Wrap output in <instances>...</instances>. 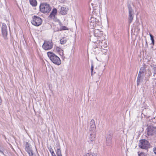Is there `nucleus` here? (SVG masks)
Here are the masks:
<instances>
[{"instance_id": "18", "label": "nucleus", "mask_w": 156, "mask_h": 156, "mask_svg": "<svg viewBox=\"0 0 156 156\" xmlns=\"http://www.w3.org/2000/svg\"><path fill=\"white\" fill-rule=\"evenodd\" d=\"M90 40L91 42L94 43H98V37L95 35L90 36Z\"/></svg>"}, {"instance_id": "21", "label": "nucleus", "mask_w": 156, "mask_h": 156, "mask_svg": "<svg viewBox=\"0 0 156 156\" xmlns=\"http://www.w3.org/2000/svg\"><path fill=\"white\" fill-rule=\"evenodd\" d=\"M107 47H106V48H103L101 49H95L94 51L95 52H97V51H101L102 52V53L103 54H105L107 53L108 51V49Z\"/></svg>"}, {"instance_id": "11", "label": "nucleus", "mask_w": 156, "mask_h": 156, "mask_svg": "<svg viewBox=\"0 0 156 156\" xmlns=\"http://www.w3.org/2000/svg\"><path fill=\"white\" fill-rule=\"evenodd\" d=\"M25 150L30 156H35L33 153V151L30 145L28 142H26L25 146Z\"/></svg>"}, {"instance_id": "5", "label": "nucleus", "mask_w": 156, "mask_h": 156, "mask_svg": "<svg viewBox=\"0 0 156 156\" xmlns=\"http://www.w3.org/2000/svg\"><path fill=\"white\" fill-rule=\"evenodd\" d=\"M128 8L129 10V15H128V21L129 23H130L133 20L134 16V10L132 9L130 5H128Z\"/></svg>"}, {"instance_id": "14", "label": "nucleus", "mask_w": 156, "mask_h": 156, "mask_svg": "<svg viewBox=\"0 0 156 156\" xmlns=\"http://www.w3.org/2000/svg\"><path fill=\"white\" fill-rule=\"evenodd\" d=\"M57 13V9L54 8L53 9L51 13L50 14L49 17L52 19L56 20V19L55 18V16Z\"/></svg>"}, {"instance_id": "41", "label": "nucleus", "mask_w": 156, "mask_h": 156, "mask_svg": "<svg viewBox=\"0 0 156 156\" xmlns=\"http://www.w3.org/2000/svg\"><path fill=\"white\" fill-rule=\"evenodd\" d=\"M136 0V1H138L139 0Z\"/></svg>"}, {"instance_id": "12", "label": "nucleus", "mask_w": 156, "mask_h": 156, "mask_svg": "<svg viewBox=\"0 0 156 156\" xmlns=\"http://www.w3.org/2000/svg\"><path fill=\"white\" fill-rule=\"evenodd\" d=\"M2 34L4 37H5L7 36L8 33L6 25L4 23L2 24Z\"/></svg>"}, {"instance_id": "15", "label": "nucleus", "mask_w": 156, "mask_h": 156, "mask_svg": "<svg viewBox=\"0 0 156 156\" xmlns=\"http://www.w3.org/2000/svg\"><path fill=\"white\" fill-rule=\"evenodd\" d=\"M144 76H145V75L142 74H138L137 80V86L139 85V83L140 82L143 81Z\"/></svg>"}, {"instance_id": "16", "label": "nucleus", "mask_w": 156, "mask_h": 156, "mask_svg": "<svg viewBox=\"0 0 156 156\" xmlns=\"http://www.w3.org/2000/svg\"><path fill=\"white\" fill-rule=\"evenodd\" d=\"M112 135L111 134L107 135L106 140V144L107 145H110L112 143Z\"/></svg>"}, {"instance_id": "27", "label": "nucleus", "mask_w": 156, "mask_h": 156, "mask_svg": "<svg viewBox=\"0 0 156 156\" xmlns=\"http://www.w3.org/2000/svg\"><path fill=\"white\" fill-rule=\"evenodd\" d=\"M68 28L65 26H62L60 27L59 30L60 31L63 30H68Z\"/></svg>"}, {"instance_id": "40", "label": "nucleus", "mask_w": 156, "mask_h": 156, "mask_svg": "<svg viewBox=\"0 0 156 156\" xmlns=\"http://www.w3.org/2000/svg\"><path fill=\"white\" fill-rule=\"evenodd\" d=\"M91 5H92V6H93V3H91Z\"/></svg>"}, {"instance_id": "37", "label": "nucleus", "mask_w": 156, "mask_h": 156, "mask_svg": "<svg viewBox=\"0 0 156 156\" xmlns=\"http://www.w3.org/2000/svg\"><path fill=\"white\" fill-rule=\"evenodd\" d=\"M146 45L147 47L148 46V44H147V41L146 40Z\"/></svg>"}, {"instance_id": "25", "label": "nucleus", "mask_w": 156, "mask_h": 156, "mask_svg": "<svg viewBox=\"0 0 156 156\" xmlns=\"http://www.w3.org/2000/svg\"><path fill=\"white\" fill-rule=\"evenodd\" d=\"M67 41V39L63 37L60 40V42L61 44H64L66 43Z\"/></svg>"}, {"instance_id": "29", "label": "nucleus", "mask_w": 156, "mask_h": 156, "mask_svg": "<svg viewBox=\"0 0 156 156\" xmlns=\"http://www.w3.org/2000/svg\"><path fill=\"white\" fill-rule=\"evenodd\" d=\"M150 35L151 37V39L152 41V43L154 45V39L153 36L152 34H150Z\"/></svg>"}, {"instance_id": "8", "label": "nucleus", "mask_w": 156, "mask_h": 156, "mask_svg": "<svg viewBox=\"0 0 156 156\" xmlns=\"http://www.w3.org/2000/svg\"><path fill=\"white\" fill-rule=\"evenodd\" d=\"M97 44L95 46L94 49H101L102 48H106L107 46L106 40H104L103 41H99L97 43Z\"/></svg>"}, {"instance_id": "30", "label": "nucleus", "mask_w": 156, "mask_h": 156, "mask_svg": "<svg viewBox=\"0 0 156 156\" xmlns=\"http://www.w3.org/2000/svg\"><path fill=\"white\" fill-rule=\"evenodd\" d=\"M139 156H146V155L144 153H141L140 154H139Z\"/></svg>"}, {"instance_id": "31", "label": "nucleus", "mask_w": 156, "mask_h": 156, "mask_svg": "<svg viewBox=\"0 0 156 156\" xmlns=\"http://www.w3.org/2000/svg\"><path fill=\"white\" fill-rule=\"evenodd\" d=\"M55 21H58L59 22V24L60 25V26H61L62 25V23L58 19H56V20H55Z\"/></svg>"}, {"instance_id": "36", "label": "nucleus", "mask_w": 156, "mask_h": 156, "mask_svg": "<svg viewBox=\"0 0 156 156\" xmlns=\"http://www.w3.org/2000/svg\"><path fill=\"white\" fill-rule=\"evenodd\" d=\"M90 154L89 153H87V154H86L84 155L83 156H90Z\"/></svg>"}, {"instance_id": "24", "label": "nucleus", "mask_w": 156, "mask_h": 156, "mask_svg": "<svg viewBox=\"0 0 156 156\" xmlns=\"http://www.w3.org/2000/svg\"><path fill=\"white\" fill-rule=\"evenodd\" d=\"M30 4L33 6H36L37 5V2L36 0H30Z\"/></svg>"}, {"instance_id": "23", "label": "nucleus", "mask_w": 156, "mask_h": 156, "mask_svg": "<svg viewBox=\"0 0 156 156\" xmlns=\"http://www.w3.org/2000/svg\"><path fill=\"white\" fill-rule=\"evenodd\" d=\"M106 36L103 34L100 37H98V41H103L104 40H106L105 39Z\"/></svg>"}, {"instance_id": "26", "label": "nucleus", "mask_w": 156, "mask_h": 156, "mask_svg": "<svg viewBox=\"0 0 156 156\" xmlns=\"http://www.w3.org/2000/svg\"><path fill=\"white\" fill-rule=\"evenodd\" d=\"M56 152L58 156H62L61 153V151L60 148H57Z\"/></svg>"}, {"instance_id": "38", "label": "nucleus", "mask_w": 156, "mask_h": 156, "mask_svg": "<svg viewBox=\"0 0 156 156\" xmlns=\"http://www.w3.org/2000/svg\"><path fill=\"white\" fill-rule=\"evenodd\" d=\"M2 4L1 3H0V8L1 7H2Z\"/></svg>"}, {"instance_id": "34", "label": "nucleus", "mask_w": 156, "mask_h": 156, "mask_svg": "<svg viewBox=\"0 0 156 156\" xmlns=\"http://www.w3.org/2000/svg\"><path fill=\"white\" fill-rule=\"evenodd\" d=\"M91 75H92L93 72V66L92 65L91 66Z\"/></svg>"}, {"instance_id": "22", "label": "nucleus", "mask_w": 156, "mask_h": 156, "mask_svg": "<svg viewBox=\"0 0 156 156\" xmlns=\"http://www.w3.org/2000/svg\"><path fill=\"white\" fill-rule=\"evenodd\" d=\"M146 71V68L144 66L141 67L140 69L139 72V73L140 74H142L143 75H145L144 73Z\"/></svg>"}, {"instance_id": "33", "label": "nucleus", "mask_w": 156, "mask_h": 156, "mask_svg": "<svg viewBox=\"0 0 156 156\" xmlns=\"http://www.w3.org/2000/svg\"><path fill=\"white\" fill-rule=\"evenodd\" d=\"M153 151L154 153L156 154V147L153 148Z\"/></svg>"}, {"instance_id": "35", "label": "nucleus", "mask_w": 156, "mask_h": 156, "mask_svg": "<svg viewBox=\"0 0 156 156\" xmlns=\"http://www.w3.org/2000/svg\"><path fill=\"white\" fill-rule=\"evenodd\" d=\"M91 155L92 156H97V154L96 153H91Z\"/></svg>"}, {"instance_id": "13", "label": "nucleus", "mask_w": 156, "mask_h": 156, "mask_svg": "<svg viewBox=\"0 0 156 156\" xmlns=\"http://www.w3.org/2000/svg\"><path fill=\"white\" fill-rule=\"evenodd\" d=\"M90 125V128L89 129L90 132L95 133L96 129V127L95 123V121L93 119L91 120Z\"/></svg>"}, {"instance_id": "28", "label": "nucleus", "mask_w": 156, "mask_h": 156, "mask_svg": "<svg viewBox=\"0 0 156 156\" xmlns=\"http://www.w3.org/2000/svg\"><path fill=\"white\" fill-rule=\"evenodd\" d=\"M49 151L51 152V154L52 156H56L55 154L54 151H53L52 148L50 149Z\"/></svg>"}, {"instance_id": "32", "label": "nucleus", "mask_w": 156, "mask_h": 156, "mask_svg": "<svg viewBox=\"0 0 156 156\" xmlns=\"http://www.w3.org/2000/svg\"><path fill=\"white\" fill-rule=\"evenodd\" d=\"M153 69L154 70V75L156 74V67H154Z\"/></svg>"}, {"instance_id": "1", "label": "nucleus", "mask_w": 156, "mask_h": 156, "mask_svg": "<svg viewBox=\"0 0 156 156\" xmlns=\"http://www.w3.org/2000/svg\"><path fill=\"white\" fill-rule=\"evenodd\" d=\"M48 55L50 60L55 64L59 65L61 63V61L59 58L52 52H48Z\"/></svg>"}, {"instance_id": "17", "label": "nucleus", "mask_w": 156, "mask_h": 156, "mask_svg": "<svg viewBox=\"0 0 156 156\" xmlns=\"http://www.w3.org/2000/svg\"><path fill=\"white\" fill-rule=\"evenodd\" d=\"M103 34L102 31H100L98 29H95L94 32V35L98 37H100Z\"/></svg>"}, {"instance_id": "39", "label": "nucleus", "mask_w": 156, "mask_h": 156, "mask_svg": "<svg viewBox=\"0 0 156 156\" xmlns=\"http://www.w3.org/2000/svg\"><path fill=\"white\" fill-rule=\"evenodd\" d=\"M58 49H57V50H58V51H59V49H60V48H58Z\"/></svg>"}, {"instance_id": "2", "label": "nucleus", "mask_w": 156, "mask_h": 156, "mask_svg": "<svg viewBox=\"0 0 156 156\" xmlns=\"http://www.w3.org/2000/svg\"><path fill=\"white\" fill-rule=\"evenodd\" d=\"M98 19L93 17H91L89 20L90 27L93 28L98 26H100L101 24V19L99 18Z\"/></svg>"}, {"instance_id": "7", "label": "nucleus", "mask_w": 156, "mask_h": 156, "mask_svg": "<svg viewBox=\"0 0 156 156\" xmlns=\"http://www.w3.org/2000/svg\"><path fill=\"white\" fill-rule=\"evenodd\" d=\"M53 47V43L51 41H45L42 45L43 48L45 50L51 49Z\"/></svg>"}, {"instance_id": "10", "label": "nucleus", "mask_w": 156, "mask_h": 156, "mask_svg": "<svg viewBox=\"0 0 156 156\" xmlns=\"http://www.w3.org/2000/svg\"><path fill=\"white\" fill-rule=\"evenodd\" d=\"M104 66H98L95 68V72L94 73H97L100 76L103 73V71L104 69Z\"/></svg>"}, {"instance_id": "4", "label": "nucleus", "mask_w": 156, "mask_h": 156, "mask_svg": "<svg viewBox=\"0 0 156 156\" xmlns=\"http://www.w3.org/2000/svg\"><path fill=\"white\" fill-rule=\"evenodd\" d=\"M42 22V20L40 17L34 16L32 17L31 23L33 25L36 26H38L41 24Z\"/></svg>"}, {"instance_id": "20", "label": "nucleus", "mask_w": 156, "mask_h": 156, "mask_svg": "<svg viewBox=\"0 0 156 156\" xmlns=\"http://www.w3.org/2000/svg\"><path fill=\"white\" fill-rule=\"evenodd\" d=\"M90 133V134L89 136V139L91 141H93L95 139V133L93 132H91V133Z\"/></svg>"}, {"instance_id": "6", "label": "nucleus", "mask_w": 156, "mask_h": 156, "mask_svg": "<svg viewBox=\"0 0 156 156\" xmlns=\"http://www.w3.org/2000/svg\"><path fill=\"white\" fill-rule=\"evenodd\" d=\"M139 146L141 148L147 149L150 146L148 142L146 140H140Z\"/></svg>"}, {"instance_id": "9", "label": "nucleus", "mask_w": 156, "mask_h": 156, "mask_svg": "<svg viewBox=\"0 0 156 156\" xmlns=\"http://www.w3.org/2000/svg\"><path fill=\"white\" fill-rule=\"evenodd\" d=\"M148 135H154L156 136V127L153 126H149L147 128Z\"/></svg>"}, {"instance_id": "3", "label": "nucleus", "mask_w": 156, "mask_h": 156, "mask_svg": "<svg viewBox=\"0 0 156 156\" xmlns=\"http://www.w3.org/2000/svg\"><path fill=\"white\" fill-rule=\"evenodd\" d=\"M40 9L41 12L44 13H48L51 11V8L49 4L43 3L41 4Z\"/></svg>"}, {"instance_id": "19", "label": "nucleus", "mask_w": 156, "mask_h": 156, "mask_svg": "<svg viewBox=\"0 0 156 156\" xmlns=\"http://www.w3.org/2000/svg\"><path fill=\"white\" fill-rule=\"evenodd\" d=\"M67 11L68 9L65 7H62L61 8L60 12L61 14L65 15L67 14Z\"/></svg>"}]
</instances>
